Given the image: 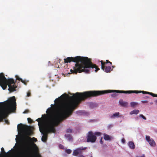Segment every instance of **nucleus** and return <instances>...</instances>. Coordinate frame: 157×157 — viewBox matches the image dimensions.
<instances>
[{
    "label": "nucleus",
    "instance_id": "obj_1",
    "mask_svg": "<svg viewBox=\"0 0 157 157\" xmlns=\"http://www.w3.org/2000/svg\"><path fill=\"white\" fill-rule=\"evenodd\" d=\"M85 92H77L72 96L64 94L60 97L71 100L62 102H61L59 98L56 99L54 102L57 109L56 112L49 117L46 123L45 127H43L42 129L41 128L40 129V132L43 134L41 138L42 141H46L48 133H55L56 130L55 127L72 114L78 103L82 101L91 98H84V97L82 95Z\"/></svg>",
    "mask_w": 157,
    "mask_h": 157
},
{
    "label": "nucleus",
    "instance_id": "obj_2",
    "mask_svg": "<svg viewBox=\"0 0 157 157\" xmlns=\"http://www.w3.org/2000/svg\"><path fill=\"white\" fill-rule=\"evenodd\" d=\"M17 128L18 133H20L19 134L23 136L24 140L30 142V144H27V145L25 147L23 151L19 157H41L38 153V147L33 143L37 141V139L29 136L31 135L30 126L20 123L17 125Z\"/></svg>",
    "mask_w": 157,
    "mask_h": 157
},
{
    "label": "nucleus",
    "instance_id": "obj_3",
    "mask_svg": "<svg viewBox=\"0 0 157 157\" xmlns=\"http://www.w3.org/2000/svg\"><path fill=\"white\" fill-rule=\"evenodd\" d=\"M65 63H68L71 62L76 63L75 67L73 70L71 69V73L77 74V73L84 72L86 73H90L91 68L96 69L95 71L97 72L100 70L96 64H93L90 59L86 57L77 56L75 57H68L64 59Z\"/></svg>",
    "mask_w": 157,
    "mask_h": 157
},
{
    "label": "nucleus",
    "instance_id": "obj_4",
    "mask_svg": "<svg viewBox=\"0 0 157 157\" xmlns=\"http://www.w3.org/2000/svg\"><path fill=\"white\" fill-rule=\"evenodd\" d=\"M4 106L0 109V121L5 119L11 112L16 109V99L14 96L10 98L5 102L2 103Z\"/></svg>",
    "mask_w": 157,
    "mask_h": 157
},
{
    "label": "nucleus",
    "instance_id": "obj_5",
    "mask_svg": "<svg viewBox=\"0 0 157 157\" xmlns=\"http://www.w3.org/2000/svg\"><path fill=\"white\" fill-rule=\"evenodd\" d=\"M111 92H116L119 93L124 94H131L136 93L138 94L142 93L143 94H148L151 95L154 97H157V94H154L152 93L148 92L145 91H138V90H108L102 91H92V97L98 96L100 95H102L105 94L110 93Z\"/></svg>",
    "mask_w": 157,
    "mask_h": 157
},
{
    "label": "nucleus",
    "instance_id": "obj_6",
    "mask_svg": "<svg viewBox=\"0 0 157 157\" xmlns=\"http://www.w3.org/2000/svg\"><path fill=\"white\" fill-rule=\"evenodd\" d=\"M14 80L12 78L7 80L3 73H0V86L3 90H5L8 85L9 87L8 90L10 92H13L15 90L17 87L15 84Z\"/></svg>",
    "mask_w": 157,
    "mask_h": 157
},
{
    "label": "nucleus",
    "instance_id": "obj_7",
    "mask_svg": "<svg viewBox=\"0 0 157 157\" xmlns=\"http://www.w3.org/2000/svg\"><path fill=\"white\" fill-rule=\"evenodd\" d=\"M96 140L97 137L94 135L93 132L89 131L88 132L86 136L87 142L93 143L96 141Z\"/></svg>",
    "mask_w": 157,
    "mask_h": 157
},
{
    "label": "nucleus",
    "instance_id": "obj_8",
    "mask_svg": "<svg viewBox=\"0 0 157 157\" xmlns=\"http://www.w3.org/2000/svg\"><path fill=\"white\" fill-rule=\"evenodd\" d=\"M101 64V68L104 71L107 73L109 72L110 71L113 70V69L111 70V67L110 66H105V62H103L102 60L100 61Z\"/></svg>",
    "mask_w": 157,
    "mask_h": 157
},
{
    "label": "nucleus",
    "instance_id": "obj_9",
    "mask_svg": "<svg viewBox=\"0 0 157 157\" xmlns=\"http://www.w3.org/2000/svg\"><path fill=\"white\" fill-rule=\"evenodd\" d=\"M146 140L149 143L150 145L151 146H154L155 145V143L154 140L152 139L149 136H146Z\"/></svg>",
    "mask_w": 157,
    "mask_h": 157
},
{
    "label": "nucleus",
    "instance_id": "obj_10",
    "mask_svg": "<svg viewBox=\"0 0 157 157\" xmlns=\"http://www.w3.org/2000/svg\"><path fill=\"white\" fill-rule=\"evenodd\" d=\"M119 103L121 106L124 107H127L128 105V103L127 102L123 101L122 99L119 100Z\"/></svg>",
    "mask_w": 157,
    "mask_h": 157
},
{
    "label": "nucleus",
    "instance_id": "obj_11",
    "mask_svg": "<svg viewBox=\"0 0 157 157\" xmlns=\"http://www.w3.org/2000/svg\"><path fill=\"white\" fill-rule=\"evenodd\" d=\"M36 121H37L38 122V125H39L40 129V128L41 125L42 126V128L43 127V119L42 117L39 118L36 120Z\"/></svg>",
    "mask_w": 157,
    "mask_h": 157
},
{
    "label": "nucleus",
    "instance_id": "obj_12",
    "mask_svg": "<svg viewBox=\"0 0 157 157\" xmlns=\"http://www.w3.org/2000/svg\"><path fill=\"white\" fill-rule=\"evenodd\" d=\"M128 145L131 149H133L135 148V146L134 143L132 141L129 142Z\"/></svg>",
    "mask_w": 157,
    "mask_h": 157
},
{
    "label": "nucleus",
    "instance_id": "obj_13",
    "mask_svg": "<svg viewBox=\"0 0 157 157\" xmlns=\"http://www.w3.org/2000/svg\"><path fill=\"white\" fill-rule=\"evenodd\" d=\"M104 139L105 140H111V138L109 136L105 133L104 134Z\"/></svg>",
    "mask_w": 157,
    "mask_h": 157
},
{
    "label": "nucleus",
    "instance_id": "obj_14",
    "mask_svg": "<svg viewBox=\"0 0 157 157\" xmlns=\"http://www.w3.org/2000/svg\"><path fill=\"white\" fill-rule=\"evenodd\" d=\"M65 136L69 141H71L72 140V136L70 134H65Z\"/></svg>",
    "mask_w": 157,
    "mask_h": 157
},
{
    "label": "nucleus",
    "instance_id": "obj_15",
    "mask_svg": "<svg viewBox=\"0 0 157 157\" xmlns=\"http://www.w3.org/2000/svg\"><path fill=\"white\" fill-rule=\"evenodd\" d=\"M139 111L138 110L135 109L133 111H131L130 112V114L131 115L133 114H137L139 113Z\"/></svg>",
    "mask_w": 157,
    "mask_h": 157
},
{
    "label": "nucleus",
    "instance_id": "obj_16",
    "mask_svg": "<svg viewBox=\"0 0 157 157\" xmlns=\"http://www.w3.org/2000/svg\"><path fill=\"white\" fill-rule=\"evenodd\" d=\"M119 116V113L117 112L114 113L113 115L111 116V118H113L115 117H118Z\"/></svg>",
    "mask_w": 157,
    "mask_h": 157
},
{
    "label": "nucleus",
    "instance_id": "obj_17",
    "mask_svg": "<svg viewBox=\"0 0 157 157\" xmlns=\"http://www.w3.org/2000/svg\"><path fill=\"white\" fill-rule=\"evenodd\" d=\"M79 150H78V148L76 150H74L73 153V155L75 156H77L79 154Z\"/></svg>",
    "mask_w": 157,
    "mask_h": 157
},
{
    "label": "nucleus",
    "instance_id": "obj_18",
    "mask_svg": "<svg viewBox=\"0 0 157 157\" xmlns=\"http://www.w3.org/2000/svg\"><path fill=\"white\" fill-rule=\"evenodd\" d=\"M94 135L95 136H100L101 135V133L100 132H95L94 133Z\"/></svg>",
    "mask_w": 157,
    "mask_h": 157
},
{
    "label": "nucleus",
    "instance_id": "obj_19",
    "mask_svg": "<svg viewBox=\"0 0 157 157\" xmlns=\"http://www.w3.org/2000/svg\"><path fill=\"white\" fill-rule=\"evenodd\" d=\"M137 105V103L134 102H132L130 103L131 106L132 107H134L135 106Z\"/></svg>",
    "mask_w": 157,
    "mask_h": 157
},
{
    "label": "nucleus",
    "instance_id": "obj_20",
    "mask_svg": "<svg viewBox=\"0 0 157 157\" xmlns=\"http://www.w3.org/2000/svg\"><path fill=\"white\" fill-rule=\"evenodd\" d=\"M86 148H87L86 147H80L78 148V150L79 151H81V150H85L86 149Z\"/></svg>",
    "mask_w": 157,
    "mask_h": 157
},
{
    "label": "nucleus",
    "instance_id": "obj_21",
    "mask_svg": "<svg viewBox=\"0 0 157 157\" xmlns=\"http://www.w3.org/2000/svg\"><path fill=\"white\" fill-rule=\"evenodd\" d=\"M72 132V130L70 128H68L67 129L66 132L67 133H71Z\"/></svg>",
    "mask_w": 157,
    "mask_h": 157
},
{
    "label": "nucleus",
    "instance_id": "obj_22",
    "mask_svg": "<svg viewBox=\"0 0 157 157\" xmlns=\"http://www.w3.org/2000/svg\"><path fill=\"white\" fill-rule=\"evenodd\" d=\"M27 120L28 122L29 123H32L33 122V120L30 118H28Z\"/></svg>",
    "mask_w": 157,
    "mask_h": 157
},
{
    "label": "nucleus",
    "instance_id": "obj_23",
    "mask_svg": "<svg viewBox=\"0 0 157 157\" xmlns=\"http://www.w3.org/2000/svg\"><path fill=\"white\" fill-rule=\"evenodd\" d=\"M66 152L68 154H70L71 152V150L70 149H67L66 151Z\"/></svg>",
    "mask_w": 157,
    "mask_h": 157
},
{
    "label": "nucleus",
    "instance_id": "obj_24",
    "mask_svg": "<svg viewBox=\"0 0 157 157\" xmlns=\"http://www.w3.org/2000/svg\"><path fill=\"white\" fill-rule=\"evenodd\" d=\"M51 112V108H49L47 109V110L46 111V113H50Z\"/></svg>",
    "mask_w": 157,
    "mask_h": 157
},
{
    "label": "nucleus",
    "instance_id": "obj_25",
    "mask_svg": "<svg viewBox=\"0 0 157 157\" xmlns=\"http://www.w3.org/2000/svg\"><path fill=\"white\" fill-rule=\"evenodd\" d=\"M15 77H16V79L20 81H21V80H22V79L20 78L18 76L16 75Z\"/></svg>",
    "mask_w": 157,
    "mask_h": 157
},
{
    "label": "nucleus",
    "instance_id": "obj_26",
    "mask_svg": "<svg viewBox=\"0 0 157 157\" xmlns=\"http://www.w3.org/2000/svg\"><path fill=\"white\" fill-rule=\"evenodd\" d=\"M21 82H22V83H23L25 85H26L27 84V82L26 80H23L22 79V80H21Z\"/></svg>",
    "mask_w": 157,
    "mask_h": 157
},
{
    "label": "nucleus",
    "instance_id": "obj_27",
    "mask_svg": "<svg viewBox=\"0 0 157 157\" xmlns=\"http://www.w3.org/2000/svg\"><path fill=\"white\" fill-rule=\"evenodd\" d=\"M140 117H142L143 119L144 120H146V117H144L143 115L142 114H140Z\"/></svg>",
    "mask_w": 157,
    "mask_h": 157
},
{
    "label": "nucleus",
    "instance_id": "obj_28",
    "mask_svg": "<svg viewBox=\"0 0 157 157\" xmlns=\"http://www.w3.org/2000/svg\"><path fill=\"white\" fill-rule=\"evenodd\" d=\"M117 95V94L116 93H113L111 94V96L113 97H115Z\"/></svg>",
    "mask_w": 157,
    "mask_h": 157
},
{
    "label": "nucleus",
    "instance_id": "obj_29",
    "mask_svg": "<svg viewBox=\"0 0 157 157\" xmlns=\"http://www.w3.org/2000/svg\"><path fill=\"white\" fill-rule=\"evenodd\" d=\"M105 62V64L107 63H109L111 65L112 64V63L111 62L109 61V60H106V62Z\"/></svg>",
    "mask_w": 157,
    "mask_h": 157
},
{
    "label": "nucleus",
    "instance_id": "obj_30",
    "mask_svg": "<svg viewBox=\"0 0 157 157\" xmlns=\"http://www.w3.org/2000/svg\"><path fill=\"white\" fill-rule=\"evenodd\" d=\"M29 112V110L28 109L25 110L24 112L23 113H26Z\"/></svg>",
    "mask_w": 157,
    "mask_h": 157
},
{
    "label": "nucleus",
    "instance_id": "obj_31",
    "mask_svg": "<svg viewBox=\"0 0 157 157\" xmlns=\"http://www.w3.org/2000/svg\"><path fill=\"white\" fill-rule=\"evenodd\" d=\"M31 95V93H30V92H27V97L30 96Z\"/></svg>",
    "mask_w": 157,
    "mask_h": 157
},
{
    "label": "nucleus",
    "instance_id": "obj_32",
    "mask_svg": "<svg viewBox=\"0 0 157 157\" xmlns=\"http://www.w3.org/2000/svg\"><path fill=\"white\" fill-rule=\"evenodd\" d=\"M1 150H2V151L4 153H5V154H6V152H5V151H4V149L3 148V147H2L1 148Z\"/></svg>",
    "mask_w": 157,
    "mask_h": 157
},
{
    "label": "nucleus",
    "instance_id": "obj_33",
    "mask_svg": "<svg viewBox=\"0 0 157 157\" xmlns=\"http://www.w3.org/2000/svg\"><path fill=\"white\" fill-rule=\"evenodd\" d=\"M143 103H147L148 102V101H146V100H145V101H141Z\"/></svg>",
    "mask_w": 157,
    "mask_h": 157
},
{
    "label": "nucleus",
    "instance_id": "obj_34",
    "mask_svg": "<svg viewBox=\"0 0 157 157\" xmlns=\"http://www.w3.org/2000/svg\"><path fill=\"white\" fill-rule=\"evenodd\" d=\"M102 137H101V139H100V143L101 144H102L103 143V141H102Z\"/></svg>",
    "mask_w": 157,
    "mask_h": 157
},
{
    "label": "nucleus",
    "instance_id": "obj_35",
    "mask_svg": "<svg viewBox=\"0 0 157 157\" xmlns=\"http://www.w3.org/2000/svg\"><path fill=\"white\" fill-rule=\"evenodd\" d=\"M59 146L60 148H61L62 149H63L64 148L63 146L61 144H60L59 145Z\"/></svg>",
    "mask_w": 157,
    "mask_h": 157
},
{
    "label": "nucleus",
    "instance_id": "obj_36",
    "mask_svg": "<svg viewBox=\"0 0 157 157\" xmlns=\"http://www.w3.org/2000/svg\"><path fill=\"white\" fill-rule=\"evenodd\" d=\"M121 141L123 143H124L125 142V140L124 139H122L121 140Z\"/></svg>",
    "mask_w": 157,
    "mask_h": 157
},
{
    "label": "nucleus",
    "instance_id": "obj_37",
    "mask_svg": "<svg viewBox=\"0 0 157 157\" xmlns=\"http://www.w3.org/2000/svg\"><path fill=\"white\" fill-rule=\"evenodd\" d=\"M5 122L7 124H9V123L8 120H5Z\"/></svg>",
    "mask_w": 157,
    "mask_h": 157
},
{
    "label": "nucleus",
    "instance_id": "obj_38",
    "mask_svg": "<svg viewBox=\"0 0 157 157\" xmlns=\"http://www.w3.org/2000/svg\"><path fill=\"white\" fill-rule=\"evenodd\" d=\"M78 157H85L82 155H81L79 156Z\"/></svg>",
    "mask_w": 157,
    "mask_h": 157
},
{
    "label": "nucleus",
    "instance_id": "obj_39",
    "mask_svg": "<svg viewBox=\"0 0 157 157\" xmlns=\"http://www.w3.org/2000/svg\"><path fill=\"white\" fill-rule=\"evenodd\" d=\"M155 104L157 105V99L156 101H155Z\"/></svg>",
    "mask_w": 157,
    "mask_h": 157
},
{
    "label": "nucleus",
    "instance_id": "obj_40",
    "mask_svg": "<svg viewBox=\"0 0 157 157\" xmlns=\"http://www.w3.org/2000/svg\"><path fill=\"white\" fill-rule=\"evenodd\" d=\"M153 104V102H151L150 103V104H151V105H152V104Z\"/></svg>",
    "mask_w": 157,
    "mask_h": 157
},
{
    "label": "nucleus",
    "instance_id": "obj_41",
    "mask_svg": "<svg viewBox=\"0 0 157 157\" xmlns=\"http://www.w3.org/2000/svg\"><path fill=\"white\" fill-rule=\"evenodd\" d=\"M11 151V150H10L7 153H8L9 152H10Z\"/></svg>",
    "mask_w": 157,
    "mask_h": 157
},
{
    "label": "nucleus",
    "instance_id": "obj_42",
    "mask_svg": "<svg viewBox=\"0 0 157 157\" xmlns=\"http://www.w3.org/2000/svg\"><path fill=\"white\" fill-rule=\"evenodd\" d=\"M114 67H115V66H112V68H114Z\"/></svg>",
    "mask_w": 157,
    "mask_h": 157
},
{
    "label": "nucleus",
    "instance_id": "obj_43",
    "mask_svg": "<svg viewBox=\"0 0 157 157\" xmlns=\"http://www.w3.org/2000/svg\"><path fill=\"white\" fill-rule=\"evenodd\" d=\"M146 98H148V97H146Z\"/></svg>",
    "mask_w": 157,
    "mask_h": 157
}]
</instances>
